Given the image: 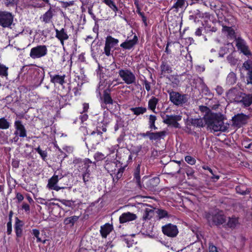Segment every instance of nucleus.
I'll return each mask as SVG.
<instances>
[{
  "label": "nucleus",
  "instance_id": "35",
  "mask_svg": "<svg viewBox=\"0 0 252 252\" xmlns=\"http://www.w3.org/2000/svg\"><path fill=\"white\" fill-rule=\"evenodd\" d=\"M11 126V123L5 117L0 118V129H7Z\"/></svg>",
  "mask_w": 252,
  "mask_h": 252
},
{
  "label": "nucleus",
  "instance_id": "5",
  "mask_svg": "<svg viewBox=\"0 0 252 252\" xmlns=\"http://www.w3.org/2000/svg\"><path fill=\"white\" fill-rule=\"evenodd\" d=\"M12 14L6 11H0V26L2 28H10L13 22Z\"/></svg>",
  "mask_w": 252,
  "mask_h": 252
},
{
  "label": "nucleus",
  "instance_id": "55",
  "mask_svg": "<svg viewBox=\"0 0 252 252\" xmlns=\"http://www.w3.org/2000/svg\"><path fill=\"white\" fill-rule=\"evenodd\" d=\"M196 15L198 16L199 18H204L205 17L206 18H210V14L208 13H201L199 11L196 13Z\"/></svg>",
  "mask_w": 252,
  "mask_h": 252
},
{
  "label": "nucleus",
  "instance_id": "64",
  "mask_svg": "<svg viewBox=\"0 0 252 252\" xmlns=\"http://www.w3.org/2000/svg\"><path fill=\"white\" fill-rule=\"evenodd\" d=\"M209 252H218L217 248L213 245H209Z\"/></svg>",
  "mask_w": 252,
  "mask_h": 252
},
{
  "label": "nucleus",
  "instance_id": "25",
  "mask_svg": "<svg viewBox=\"0 0 252 252\" xmlns=\"http://www.w3.org/2000/svg\"><path fill=\"white\" fill-rule=\"evenodd\" d=\"M113 229V226L112 223H106L101 226L100 232L103 238H106L107 236Z\"/></svg>",
  "mask_w": 252,
  "mask_h": 252
},
{
  "label": "nucleus",
  "instance_id": "43",
  "mask_svg": "<svg viewBox=\"0 0 252 252\" xmlns=\"http://www.w3.org/2000/svg\"><path fill=\"white\" fill-rule=\"evenodd\" d=\"M83 163L84 165V167L86 169V172H90V170H89V167L91 165V164H94V166H95V163L94 162H93L90 159L86 158L83 160Z\"/></svg>",
  "mask_w": 252,
  "mask_h": 252
},
{
  "label": "nucleus",
  "instance_id": "53",
  "mask_svg": "<svg viewBox=\"0 0 252 252\" xmlns=\"http://www.w3.org/2000/svg\"><path fill=\"white\" fill-rule=\"evenodd\" d=\"M103 83H104V82H102V81H100L99 83L98 86L97 87V88L96 89V92L99 94V96L101 97V92L100 90H102L103 89Z\"/></svg>",
  "mask_w": 252,
  "mask_h": 252
},
{
  "label": "nucleus",
  "instance_id": "10",
  "mask_svg": "<svg viewBox=\"0 0 252 252\" xmlns=\"http://www.w3.org/2000/svg\"><path fill=\"white\" fill-rule=\"evenodd\" d=\"M236 46L239 51L249 57L252 55L246 42L241 37L236 38Z\"/></svg>",
  "mask_w": 252,
  "mask_h": 252
},
{
  "label": "nucleus",
  "instance_id": "54",
  "mask_svg": "<svg viewBox=\"0 0 252 252\" xmlns=\"http://www.w3.org/2000/svg\"><path fill=\"white\" fill-rule=\"evenodd\" d=\"M194 173V171L191 168L187 169L186 170V174L189 178H193Z\"/></svg>",
  "mask_w": 252,
  "mask_h": 252
},
{
  "label": "nucleus",
  "instance_id": "4",
  "mask_svg": "<svg viewBox=\"0 0 252 252\" xmlns=\"http://www.w3.org/2000/svg\"><path fill=\"white\" fill-rule=\"evenodd\" d=\"M104 168L108 172L114 174L115 172L117 170L115 176L117 180L122 177L125 170V167L121 166L120 163L117 162V161L107 162L105 164Z\"/></svg>",
  "mask_w": 252,
  "mask_h": 252
},
{
  "label": "nucleus",
  "instance_id": "31",
  "mask_svg": "<svg viewBox=\"0 0 252 252\" xmlns=\"http://www.w3.org/2000/svg\"><path fill=\"white\" fill-rule=\"evenodd\" d=\"M166 132L165 131H161L156 132H151L150 139L151 140H157L161 138H163L166 135Z\"/></svg>",
  "mask_w": 252,
  "mask_h": 252
},
{
  "label": "nucleus",
  "instance_id": "41",
  "mask_svg": "<svg viewBox=\"0 0 252 252\" xmlns=\"http://www.w3.org/2000/svg\"><path fill=\"white\" fill-rule=\"evenodd\" d=\"M157 120V117L155 115H151L149 116V127L151 129H157V127L155 126V123Z\"/></svg>",
  "mask_w": 252,
  "mask_h": 252
},
{
  "label": "nucleus",
  "instance_id": "29",
  "mask_svg": "<svg viewBox=\"0 0 252 252\" xmlns=\"http://www.w3.org/2000/svg\"><path fill=\"white\" fill-rule=\"evenodd\" d=\"M137 219L135 214L130 212L123 213L119 218V220H134Z\"/></svg>",
  "mask_w": 252,
  "mask_h": 252
},
{
  "label": "nucleus",
  "instance_id": "37",
  "mask_svg": "<svg viewBox=\"0 0 252 252\" xmlns=\"http://www.w3.org/2000/svg\"><path fill=\"white\" fill-rule=\"evenodd\" d=\"M158 102V99L157 98L152 96L148 101V108L155 112Z\"/></svg>",
  "mask_w": 252,
  "mask_h": 252
},
{
  "label": "nucleus",
  "instance_id": "32",
  "mask_svg": "<svg viewBox=\"0 0 252 252\" xmlns=\"http://www.w3.org/2000/svg\"><path fill=\"white\" fill-rule=\"evenodd\" d=\"M54 11V9L50 8L47 12H46L42 16V21L45 23H49L51 19L53 18Z\"/></svg>",
  "mask_w": 252,
  "mask_h": 252
},
{
  "label": "nucleus",
  "instance_id": "62",
  "mask_svg": "<svg viewBox=\"0 0 252 252\" xmlns=\"http://www.w3.org/2000/svg\"><path fill=\"white\" fill-rule=\"evenodd\" d=\"M7 233L8 235H10L12 232V224L11 221H8L7 223Z\"/></svg>",
  "mask_w": 252,
  "mask_h": 252
},
{
  "label": "nucleus",
  "instance_id": "3",
  "mask_svg": "<svg viewBox=\"0 0 252 252\" xmlns=\"http://www.w3.org/2000/svg\"><path fill=\"white\" fill-rule=\"evenodd\" d=\"M115 66L117 68L119 69L118 72L119 76L126 84L131 85L136 83V75L130 69L128 68H120V66L118 67L116 64H115Z\"/></svg>",
  "mask_w": 252,
  "mask_h": 252
},
{
  "label": "nucleus",
  "instance_id": "17",
  "mask_svg": "<svg viewBox=\"0 0 252 252\" xmlns=\"http://www.w3.org/2000/svg\"><path fill=\"white\" fill-rule=\"evenodd\" d=\"M110 90L109 89H106L103 92V96L101 98V107L104 109L107 108V104H112L113 100L110 96Z\"/></svg>",
  "mask_w": 252,
  "mask_h": 252
},
{
  "label": "nucleus",
  "instance_id": "2",
  "mask_svg": "<svg viewBox=\"0 0 252 252\" xmlns=\"http://www.w3.org/2000/svg\"><path fill=\"white\" fill-rule=\"evenodd\" d=\"M167 92L169 94L170 101L176 106H183L188 101L189 97L187 94L180 93L172 89L168 90Z\"/></svg>",
  "mask_w": 252,
  "mask_h": 252
},
{
  "label": "nucleus",
  "instance_id": "30",
  "mask_svg": "<svg viewBox=\"0 0 252 252\" xmlns=\"http://www.w3.org/2000/svg\"><path fill=\"white\" fill-rule=\"evenodd\" d=\"M64 75L61 76L59 75H50L51 82L54 84L58 83L61 85H63L64 83Z\"/></svg>",
  "mask_w": 252,
  "mask_h": 252
},
{
  "label": "nucleus",
  "instance_id": "59",
  "mask_svg": "<svg viewBox=\"0 0 252 252\" xmlns=\"http://www.w3.org/2000/svg\"><path fill=\"white\" fill-rule=\"evenodd\" d=\"M215 90L219 95H221L224 92L223 88L220 86H217Z\"/></svg>",
  "mask_w": 252,
  "mask_h": 252
},
{
  "label": "nucleus",
  "instance_id": "50",
  "mask_svg": "<svg viewBox=\"0 0 252 252\" xmlns=\"http://www.w3.org/2000/svg\"><path fill=\"white\" fill-rule=\"evenodd\" d=\"M185 160L190 165H193L195 163V159L189 156H187L185 157Z\"/></svg>",
  "mask_w": 252,
  "mask_h": 252
},
{
  "label": "nucleus",
  "instance_id": "42",
  "mask_svg": "<svg viewBox=\"0 0 252 252\" xmlns=\"http://www.w3.org/2000/svg\"><path fill=\"white\" fill-rule=\"evenodd\" d=\"M186 3L185 0H177L176 3L172 6V8H175L178 11L179 8H181L184 7Z\"/></svg>",
  "mask_w": 252,
  "mask_h": 252
},
{
  "label": "nucleus",
  "instance_id": "8",
  "mask_svg": "<svg viewBox=\"0 0 252 252\" xmlns=\"http://www.w3.org/2000/svg\"><path fill=\"white\" fill-rule=\"evenodd\" d=\"M47 53V48L45 45H38L31 49L30 56L33 59L40 58Z\"/></svg>",
  "mask_w": 252,
  "mask_h": 252
},
{
  "label": "nucleus",
  "instance_id": "7",
  "mask_svg": "<svg viewBox=\"0 0 252 252\" xmlns=\"http://www.w3.org/2000/svg\"><path fill=\"white\" fill-rule=\"evenodd\" d=\"M143 220H150L156 218V208L147 204H143L140 210Z\"/></svg>",
  "mask_w": 252,
  "mask_h": 252
},
{
  "label": "nucleus",
  "instance_id": "9",
  "mask_svg": "<svg viewBox=\"0 0 252 252\" xmlns=\"http://www.w3.org/2000/svg\"><path fill=\"white\" fill-rule=\"evenodd\" d=\"M119 40L114 38L111 35L107 36L105 39V46L104 48V53L109 57L112 55L111 53V49L116 45H118Z\"/></svg>",
  "mask_w": 252,
  "mask_h": 252
},
{
  "label": "nucleus",
  "instance_id": "21",
  "mask_svg": "<svg viewBox=\"0 0 252 252\" xmlns=\"http://www.w3.org/2000/svg\"><path fill=\"white\" fill-rule=\"evenodd\" d=\"M160 182V180L158 177H155L149 179L146 183L145 188L150 190H153L155 189Z\"/></svg>",
  "mask_w": 252,
  "mask_h": 252
},
{
  "label": "nucleus",
  "instance_id": "13",
  "mask_svg": "<svg viewBox=\"0 0 252 252\" xmlns=\"http://www.w3.org/2000/svg\"><path fill=\"white\" fill-rule=\"evenodd\" d=\"M14 127L15 131L14 134L15 135H19L20 137H25L27 136L26 129L20 120H16L14 122Z\"/></svg>",
  "mask_w": 252,
  "mask_h": 252
},
{
  "label": "nucleus",
  "instance_id": "12",
  "mask_svg": "<svg viewBox=\"0 0 252 252\" xmlns=\"http://www.w3.org/2000/svg\"><path fill=\"white\" fill-rule=\"evenodd\" d=\"M162 231L164 234L170 237H174L178 233L177 226L171 223L163 226L162 227Z\"/></svg>",
  "mask_w": 252,
  "mask_h": 252
},
{
  "label": "nucleus",
  "instance_id": "27",
  "mask_svg": "<svg viewBox=\"0 0 252 252\" xmlns=\"http://www.w3.org/2000/svg\"><path fill=\"white\" fill-rule=\"evenodd\" d=\"M222 32L226 33L228 38L231 39L235 38V39L237 38L235 35V31L232 27L223 26Z\"/></svg>",
  "mask_w": 252,
  "mask_h": 252
},
{
  "label": "nucleus",
  "instance_id": "22",
  "mask_svg": "<svg viewBox=\"0 0 252 252\" xmlns=\"http://www.w3.org/2000/svg\"><path fill=\"white\" fill-rule=\"evenodd\" d=\"M156 218L158 219H168L174 220V216L169 214L166 210L156 208Z\"/></svg>",
  "mask_w": 252,
  "mask_h": 252
},
{
  "label": "nucleus",
  "instance_id": "44",
  "mask_svg": "<svg viewBox=\"0 0 252 252\" xmlns=\"http://www.w3.org/2000/svg\"><path fill=\"white\" fill-rule=\"evenodd\" d=\"M53 176L59 180L62 179L64 177L63 170L61 168L57 169L55 171Z\"/></svg>",
  "mask_w": 252,
  "mask_h": 252
},
{
  "label": "nucleus",
  "instance_id": "15",
  "mask_svg": "<svg viewBox=\"0 0 252 252\" xmlns=\"http://www.w3.org/2000/svg\"><path fill=\"white\" fill-rule=\"evenodd\" d=\"M214 225L218 228H223L226 230L233 229L238 224V221H213Z\"/></svg>",
  "mask_w": 252,
  "mask_h": 252
},
{
  "label": "nucleus",
  "instance_id": "49",
  "mask_svg": "<svg viewBox=\"0 0 252 252\" xmlns=\"http://www.w3.org/2000/svg\"><path fill=\"white\" fill-rule=\"evenodd\" d=\"M203 168L205 170H207L208 171H209L210 172V173L212 175V177H211L212 179H216L217 180H218L219 179V176H217V175H215V174H214V173L213 172V170L210 168L209 167V166H203Z\"/></svg>",
  "mask_w": 252,
  "mask_h": 252
},
{
  "label": "nucleus",
  "instance_id": "61",
  "mask_svg": "<svg viewBox=\"0 0 252 252\" xmlns=\"http://www.w3.org/2000/svg\"><path fill=\"white\" fill-rule=\"evenodd\" d=\"M103 2L108 5L110 8L115 4L114 2L112 0H102Z\"/></svg>",
  "mask_w": 252,
  "mask_h": 252
},
{
  "label": "nucleus",
  "instance_id": "48",
  "mask_svg": "<svg viewBox=\"0 0 252 252\" xmlns=\"http://www.w3.org/2000/svg\"><path fill=\"white\" fill-rule=\"evenodd\" d=\"M94 158L96 161H100L104 159L105 157L102 153L97 152L94 155Z\"/></svg>",
  "mask_w": 252,
  "mask_h": 252
},
{
  "label": "nucleus",
  "instance_id": "11",
  "mask_svg": "<svg viewBox=\"0 0 252 252\" xmlns=\"http://www.w3.org/2000/svg\"><path fill=\"white\" fill-rule=\"evenodd\" d=\"M249 117L243 113L238 114L232 118V125L240 128L247 123Z\"/></svg>",
  "mask_w": 252,
  "mask_h": 252
},
{
  "label": "nucleus",
  "instance_id": "24",
  "mask_svg": "<svg viewBox=\"0 0 252 252\" xmlns=\"http://www.w3.org/2000/svg\"><path fill=\"white\" fill-rule=\"evenodd\" d=\"M161 64L160 65L161 74H170L172 72V69L170 65L168 63V61L163 59V56L161 58Z\"/></svg>",
  "mask_w": 252,
  "mask_h": 252
},
{
  "label": "nucleus",
  "instance_id": "19",
  "mask_svg": "<svg viewBox=\"0 0 252 252\" xmlns=\"http://www.w3.org/2000/svg\"><path fill=\"white\" fill-rule=\"evenodd\" d=\"M56 37H57L61 42V44L64 45V41L68 39L69 36L65 31V30L62 28L61 30L55 29Z\"/></svg>",
  "mask_w": 252,
  "mask_h": 252
},
{
  "label": "nucleus",
  "instance_id": "56",
  "mask_svg": "<svg viewBox=\"0 0 252 252\" xmlns=\"http://www.w3.org/2000/svg\"><path fill=\"white\" fill-rule=\"evenodd\" d=\"M247 84H252V71H249L247 77Z\"/></svg>",
  "mask_w": 252,
  "mask_h": 252
},
{
  "label": "nucleus",
  "instance_id": "47",
  "mask_svg": "<svg viewBox=\"0 0 252 252\" xmlns=\"http://www.w3.org/2000/svg\"><path fill=\"white\" fill-rule=\"evenodd\" d=\"M227 60L231 65H236L238 62L237 59L235 58L231 54L227 57Z\"/></svg>",
  "mask_w": 252,
  "mask_h": 252
},
{
  "label": "nucleus",
  "instance_id": "1",
  "mask_svg": "<svg viewBox=\"0 0 252 252\" xmlns=\"http://www.w3.org/2000/svg\"><path fill=\"white\" fill-rule=\"evenodd\" d=\"M224 117L220 113L212 114L206 116V125L208 128L213 132H225L229 127V124L224 123Z\"/></svg>",
  "mask_w": 252,
  "mask_h": 252
},
{
  "label": "nucleus",
  "instance_id": "14",
  "mask_svg": "<svg viewBox=\"0 0 252 252\" xmlns=\"http://www.w3.org/2000/svg\"><path fill=\"white\" fill-rule=\"evenodd\" d=\"M182 116L180 115H166L163 122L167 125H172L173 126L178 128L180 125L178 123L181 120Z\"/></svg>",
  "mask_w": 252,
  "mask_h": 252
},
{
  "label": "nucleus",
  "instance_id": "33",
  "mask_svg": "<svg viewBox=\"0 0 252 252\" xmlns=\"http://www.w3.org/2000/svg\"><path fill=\"white\" fill-rule=\"evenodd\" d=\"M237 81L236 74L233 72H230L226 79V83L228 85H232L236 83Z\"/></svg>",
  "mask_w": 252,
  "mask_h": 252
},
{
  "label": "nucleus",
  "instance_id": "6",
  "mask_svg": "<svg viewBox=\"0 0 252 252\" xmlns=\"http://www.w3.org/2000/svg\"><path fill=\"white\" fill-rule=\"evenodd\" d=\"M227 98L231 101L239 102L240 98L243 95L240 88L236 86L229 89L226 94Z\"/></svg>",
  "mask_w": 252,
  "mask_h": 252
},
{
  "label": "nucleus",
  "instance_id": "20",
  "mask_svg": "<svg viewBox=\"0 0 252 252\" xmlns=\"http://www.w3.org/2000/svg\"><path fill=\"white\" fill-rule=\"evenodd\" d=\"M138 38L136 35H134L132 39L126 40L121 44L120 47L125 49H131L137 42Z\"/></svg>",
  "mask_w": 252,
  "mask_h": 252
},
{
  "label": "nucleus",
  "instance_id": "36",
  "mask_svg": "<svg viewBox=\"0 0 252 252\" xmlns=\"http://www.w3.org/2000/svg\"><path fill=\"white\" fill-rule=\"evenodd\" d=\"M23 225V221H16L15 230L17 237H21L22 236Z\"/></svg>",
  "mask_w": 252,
  "mask_h": 252
},
{
  "label": "nucleus",
  "instance_id": "28",
  "mask_svg": "<svg viewBox=\"0 0 252 252\" xmlns=\"http://www.w3.org/2000/svg\"><path fill=\"white\" fill-rule=\"evenodd\" d=\"M140 165L138 164L136 166V168L134 170L133 176H134V179L135 180L137 184V185L140 189H141L142 188V185L141 184V182H140Z\"/></svg>",
  "mask_w": 252,
  "mask_h": 252
},
{
  "label": "nucleus",
  "instance_id": "26",
  "mask_svg": "<svg viewBox=\"0 0 252 252\" xmlns=\"http://www.w3.org/2000/svg\"><path fill=\"white\" fill-rule=\"evenodd\" d=\"M239 102L242 103L244 107H248L252 104V94H243Z\"/></svg>",
  "mask_w": 252,
  "mask_h": 252
},
{
  "label": "nucleus",
  "instance_id": "63",
  "mask_svg": "<svg viewBox=\"0 0 252 252\" xmlns=\"http://www.w3.org/2000/svg\"><path fill=\"white\" fill-rule=\"evenodd\" d=\"M126 240L127 241V246L128 247L132 246L133 244L137 243L136 241H135L133 239H132V237L130 238L129 240L128 239H126Z\"/></svg>",
  "mask_w": 252,
  "mask_h": 252
},
{
  "label": "nucleus",
  "instance_id": "39",
  "mask_svg": "<svg viewBox=\"0 0 252 252\" xmlns=\"http://www.w3.org/2000/svg\"><path fill=\"white\" fill-rule=\"evenodd\" d=\"M130 110L134 114L138 116L145 113L147 111V109L145 107H138L131 108Z\"/></svg>",
  "mask_w": 252,
  "mask_h": 252
},
{
  "label": "nucleus",
  "instance_id": "52",
  "mask_svg": "<svg viewBox=\"0 0 252 252\" xmlns=\"http://www.w3.org/2000/svg\"><path fill=\"white\" fill-rule=\"evenodd\" d=\"M18 0H4V4L6 6H13L17 3Z\"/></svg>",
  "mask_w": 252,
  "mask_h": 252
},
{
  "label": "nucleus",
  "instance_id": "18",
  "mask_svg": "<svg viewBox=\"0 0 252 252\" xmlns=\"http://www.w3.org/2000/svg\"><path fill=\"white\" fill-rule=\"evenodd\" d=\"M59 181L58 179L52 176L48 180L47 188L50 189H53L56 191H59L61 189H66V187L65 186L60 187L57 185Z\"/></svg>",
  "mask_w": 252,
  "mask_h": 252
},
{
  "label": "nucleus",
  "instance_id": "38",
  "mask_svg": "<svg viewBox=\"0 0 252 252\" xmlns=\"http://www.w3.org/2000/svg\"><path fill=\"white\" fill-rule=\"evenodd\" d=\"M236 190L238 193L242 195L248 194L250 192V190L243 185L236 187Z\"/></svg>",
  "mask_w": 252,
  "mask_h": 252
},
{
  "label": "nucleus",
  "instance_id": "23",
  "mask_svg": "<svg viewBox=\"0 0 252 252\" xmlns=\"http://www.w3.org/2000/svg\"><path fill=\"white\" fill-rule=\"evenodd\" d=\"M189 122L193 126L198 127H204L206 125V117L202 118H191Z\"/></svg>",
  "mask_w": 252,
  "mask_h": 252
},
{
  "label": "nucleus",
  "instance_id": "51",
  "mask_svg": "<svg viewBox=\"0 0 252 252\" xmlns=\"http://www.w3.org/2000/svg\"><path fill=\"white\" fill-rule=\"evenodd\" d=\"M59 201L63 205L68 206L72 207L73 205V202L71 200H67L65 199L59 200Z\"/></svg>",
  "mask_w": 252,
  "mask_h": 252
},
{
  "label": "nucleus",
  "instance_id": "60",
  "mask_svg": "<svg viewBox=\"0 0 252 252\" xmlns=\"http://www.w3.org/2000/svg\"><path fill=\"white\" fill-rule=\"evenodd\" d=\"M144 84L145 85V89L149 92L151 90V84L149 82H148L147 80H144Z\"/></svg>",
  "mask_w": 252,
  "mask_h": 252
},
{
  "label": "nucleus",
  "instance_id": "34",
  "mask_svg": "<svg viewBox=\"0 0 252 252\" xmlns=\"http://www.w3.org/2000/svg\"><path fill=\"white\" fill-rule=\"evenodd\" d=\"M209 215H211V214H209ZM211 216L212 217V218L210 217H208V219H212V220H225L222 212H219L215 211L214 213H212Z\"/></svg>",
  "mask_w": 252,
  "mask_h": 252
},
{
  "label": "nucleus",
  "instance_id": "16",
  "mask_svg": "<svg viewBox=\"0 0 252 252\" xmlns=\"http://www.w3.org/2000/svg\"><path fill=\"white\" fill-rule=\"evenodd\" d=\"M142 226L141 231H143L144 234L151 238L155 237V234H153L154 226L151 221H144Z\"/></svg>",
  "mask_w": 252,
  "mask_h": 252
},
{
  "label": "nucleus",
  "instance_id": "57",
  "mask_svg": "<svg viewBox=\"0 0 252 252\" xmlns=\"http://www.w3.org/2000/svg\"><path fill=\"white\" fill-rule=\"evenodd\" d=\"M89 176H90V172H88V171H87V172H86L83 175V180L84 182L86 184L89 181Z\"/></svg>",
  "mask_w": 252,
  "mask_h": 252
},
{
  "label": "nucleus",
  "instance_id": "45",
  "mask_svg": "<svg viewBox=\"0 0 252 252\" xmlns=\"http://www.w3.org/2000/svg\"><path fill=\"white\" fill-rule=\"evenodd\" d=\"M35 150L36 152H37L41 157L43 160H45L46 158L47 157V153L46 151L42 150L40 147H37L35 149Z\"/></svg>",
  "mask_w": 252,
  "mask_h": 252
},
{
  "label": "nucleus",
  "instance_id": "40",
  "mask_svg": "<svg viewBox=\"0 0 252 252\" xmlns=\"http://www.w3.org/2000/svg\"><path fill=\"white\" fill-rule=\"evenodd\" d=\"M8 67L5 65L0 63V76L7 78Z\"/></svg>",
  "mask_w": 252,
  "mask_h": 252
},
{
  "label": "nucleus",
  "instance_id": "58",
  "mask_svg": "<svg viewBox=\"0 0 252 252\" xmlns=\"http://www.w3.org/2000/svg\"><path fill=\"white\" fill-rule=\"evenodd\" d=\"M119 145L118 144H116L115 145H114L113 146H112L110 148H109L108 149L109 150V152H110V154H113L115 153V151H118V149L119 148Z\"/></svg>",
  "mask_w": 252,
  "mask_h": 252
},
{
  "label": "nucleus",
  "instance_id": "46",
  "mask_svg": "<svg viewBox=\"0 0 252 252\" xmlns=\"http://www.w3.org/2000/svg\"><path fill=\"white\" fill-rule=\"evenodd\" d=\"M246 70L249 71H252V61L250 60H248L245 62L243 64Z\"/></svg>",
  "mask_w": 252,
  "mask_h": 252
}]
</instances>
